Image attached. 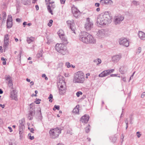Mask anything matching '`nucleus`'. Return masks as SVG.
I'll return each mask as SVG.
<instances>
[{"label": "nucleus", "mask_w": 145, "mask_h": 145, "mask_svg": "<svg viewBox=\"0 0 145 145\" xmlns=\"http://www.w3.org/2000/svg\"><path fill=\"white\" fill-rule=\"evenodd\" d=\"M125 122L126 123V125H127L128 123V121L127 119H126L125 120Z\"/></svg>", "instance_id": "57"}, {"label": "nucleus", "mask_w": 145, "mask_h": 145, "mask_svg": "<svg viewBox=\"0 0 145 145\" xmlns=\"http://www.w3.org/2000/svg\"><path fill=\"white\" fill-rule=\"evenodd\" d=\"M121 57L120 55H116L112 57V61L114 63H117L120 59Z\"/></svg>", "instance_id": "16"}, {"label": "nucleus", "mask_w": 145, "mask_h": 145, "mask_svg": "<svg viewBox=\"0 0 145 145\" xmlns=\"http://www.w3.org/2000/svg\"><path fill=\"white\" fill-rule=\"evenodd\" d=\"M9 145H16L15 142H9Z\"/></svg>", "instance_id": "46"}, {"label": "nucleus", "mask_w": 145, "mask_h": 145, "mask_svg": "<svg viewBox=\"0 0 145 145\" xmlns=\"http://www.w3.org/2000/svg\"><path fill=\"white\" fill-rule=\"evenodd\" d=\"M137 135L138 138H139L141 135L140 134V132H137Z\"/></svg>", "instance_id": "47"}, {"label": "nucleus", "mask_w": 145, "mask_h": 145, "mask_svg": "<svg viewBox=\"0 0 145 145\" xmlns=\"http://www.w3.org/2000/svg\"><path fill=\"white\" fill-rule=\"evenodd\" d=\"M72 11L74 16L76 18H77L80 14V11L74 6L72 7Z\"/></svg>", "instance_id": "12"}, {"label": "nucleus", "mask_w": 145, "mask_h": 145, "mask_svg": "<svg viewBox=\"0 0 145 145\" xmlns=\"http://www.w3.org/2000/svg\"><path fill=\"white\" fill-rule=\"evenodd\" d=\"M30 132L32 133H34V129L33 128H31L30 129Z\"/></svg>", "instance_id": "55"}, {"label": "nucleus", "mask_w": 145, "mask_h": 145, "mask_svg": "<svg viewBox=\"0 0 145 145\" xmlns=\"http://www.w3.org/2000/svg\"><path fill=\"white\" fill-rule=\"evenodd\" d=\"M139 4L140 3L139 2L135 0L133 1L131 3V5H134L135 6L139 5Z\"/></svg>", "instance_id": "31"}, {"label": "nucleus", "mask_w": 145, "mask_h": 145, "mask_svg": "<svg viewBox=\"0 0 145 145\" xmlns=\"http://www.w3.org/2000/svg\"><path fill=\"white\" fill-rule=\"evenodd\" d=\"M82 93L81 91H78L76 93V95L77 97H79L80 95H82Z\"/></svg>", "instance_id": "39"}, {"label": "nucleus", "mask_w": 145, "mask_h": 145, "mask_svg": "<svg viewBox=\"0 0 145 145\" xmlns=\"http://www.w3.org/2000/svg\"><path fill=\"white\" fill-rule=\"evenodd\" d=\"M12 19L11 15H9L8 16V18L7 21V27L8 28H10L12 25Z\"/></svg>", "instance_id": "11"}, {"label": "nucleus", "mask_w": 145, "mask_h": 145, "mask_svg": "<svg viewBox=\"0 0 145 145\" xmlns=\"http://www.w3.org/2000/svg\"><path fill=\"white\" fill-rule=\"evenodd\" d=\"M93 62L97 63V65H99L101 63V60L99 58H97V59H95L93 60Z\"/></svg>", "instance_id": "27"}, {"label": "nucleus", "mask_w": 145, "mask_h": 145, "mask_svg": "<svg viewBox=\"0 0 145 145\" xmlns=\"http://www.w3.org/2000/svg\"><path fill=\"white\" fill-rule=\"evenodd\" d=\"M145 95V92H143L141 95V97L142 98H143Z\"/></svg>", "instance_id": "48"}, {"label": "nucleus", "mask_w": 145, "mask_h": 145, "mask_svg": "<svg viewBox=\"0 0 145 145\" xmlns=\"http://www.w3.org/2000/svg\"><path fill=\"white\" fill-rule=\"evenodd\" d=\"M112 19V16L109 14L108 12L101 13L97 16V24L99 27L107 25L111 22Z\"/></svg>", "instance_id": "1"}, {"label": "nucleus", "mask_w": 145, "mask_h": 145, "mask_svg": "<svg viewBox=\"0 0 145 145\" xmlns=\"http://www.w3.org/2000/svg\"><path fill=\"white\" fill-rule=\"evenodd\" d=\"M117 75L116 74H112L110 75V76H108V78L110 77H114V76H116Z\"/></svg>", "instance_id": "52"}, {"label": "nucleus", "mask_w": 145, "mask_h": 145, "mask_svg": "<svg viewBox=\"0 0 145 145\" xmlns=\"http://www.w3.org/2000/svg\"><path fill=\"white\" fill-rule=\"evenodd\" d=\"M61 133V129L58 128L51 129L49 131L50 137L54 139L57 138Z\"/></svg>", "instance_id": "6"}, {"label": "nucleus", "mask_w": 145, "mask_h": 145, "mask_svg": "<svg viewBox=\"0 0 145 145\" xmlns=\"http://www.w3.org/2000/svg\"><path fill=\"white\" fill-rule=\"evenodd\" d=\"M66 65L67 66L68 68H69L71 67V65H70V63L69 62L66 63Z\"/></svg>", "instance_id": "43"}, {"label": "nucleus", "mask_w": 145, "mask_h": 145, "mask_svg": "<svg viewBox=\"0 0 145 145\" xmlns=\"http://www.w3.org/2000/svg\"><path fill=\"white\" fill-rule=\"evenodd\" d=\"M56 50L59 53L65 55L67 52L66 47L62 44H57L55 46Z\"/></svg>", "instance_id": "5"}, {"label": "nucleus", "mask_w": 145, "mask_h": 145, "mask_svg": "<svg viewBox=\"0 0 145 145\" xmlns=\"http://www.w3.org/2000/svg\"><path fill=\"white\" fill-rule=\"evenodd\" d=\"M124 18V16L123 15L115 16L114 18V24L116 25L119 24L123 20Z\"/></svg>", "instance_id": "8"}, {"label": "nucleus", "mask_w": 145, "mask_h": 145, "mask_svg": "<svg viewBox=\"0 0 145 145\" xmlns=\"http://www.w3.org/2000/svg\"><path fill=\"white\" fill-rule=\"evenodd\" d=\"M59 106L58 105H55L54 108H53L54 110H56V109L59 110Z\"/></svg>", "instance_id": "34"}, {"label": "nucleus", "mask_w": 145, "mask_h": 145, "mask_svg": "<svg viewBox=\"0 0 145 145\" xmlns=\"http://www.w3.org/2000/svg\"><path fill=\"white\" fill-rule=\"evenodd\" d=\"M122 80L124 82H126V78L125 77H123L122 78Z\"/></svg>", "instance_id": "62"}, {"label": "nucleus", "mask_w": 145, "mask_h": 145, "mask_svg": "<svg viewBox=\"0 0 145 145\" xmlns=\"http://www.w3.org/2000/svg\"><path fill=\"white\" fill-rule=\"evenodd\" d=\"M93 22L90 21L89 18H86V24L84 25V27L87 31L90 30L93 27Z\"/></svg>", "instance_id": "7"}, {"label": "nucleus", "mask_w": 145, "mask_h": 145, "mask_svg": "<svg viewBox=\"0 0 145 145\" xmlns=\"http://www.w3.org/2000/svg\"><path fill=\"white\" fill-rule=\"evenodd\" d=\"M66 23L68 26H69L70 28L74 33H75V27L74 26L75 24L74 20H69L67 21Z\"/></svg>", "instance_id": "9"}, {"label": "nucleus", "mask_w": 145, "mask_h": 145, "mask_svg": "<svg viewBox=\"0 0 145 145\" xmlns=\"http://www.w3.org/2000/svg\"><path fill=\"white\" fill-rule=\"evenodd\" d=\"M89 119V116L86 115L83 116L81 118L80 121L83 123H87Z\"/></svg>", "instance_id": "15"}, {"label": "nucleus", "mask_w": 145, "mask_h": 145, "mask_svg": "<svg viewBox=\"0 0 145 145\" xmlns=\"http://www.w3.org/2000/svg\"><path fill=\"white\" fill-rule=\"evenodd\" d=\"M19 128H25L24 124H25V120L24 119H22L19 121Z\"/></svg>", "instance_id": "21"}, {"label": "nucleus", "mask_w": 145, "mask_h": 145, "mask_svg": "<svg viewBox=\"0 0 145 145\" xmlns=\"http://www.w3.org/2000/svg\"><path fill=\"white\" fill-rule=\"evenodd\" d=\"M16 21L18 22H20L21 20V19L19 18H17L16 19Z\"/></svg>", "instance_id": "54"}, {"label": "nucleus", "mask_w": 145, "mask_h": 145, "mask_svg": "<svg viewBox=\"0 0 145 145\" xmlns=\"http://www.w3.org/2000/svg\"><path fill=\"white\" fill-rule=\"evenodd\" d=\"M53 22V21L52 20H50L49 21V22L48 24V25L50 27L52 25Z\"/></svg>", "instance_id": "37"}, {"label": "nucleus", "mask_w": 145, "mask_h": 145, "mask_svg": "<svg viewBox=\"0 0 145 145\" xmlns=\"http://www.w3.org/2000/svg\"><path fill=\"white\" fill-rule=\"evenodd\" d=\"M31 0H22V3L24 5H27L30 3Z\"/></svg>", "instance_id": "29"}, {"label": "nucleus", "mask_w": 145, "mask_h": 145, "mask_svg": "<svg viewBox=\"0 0 145 145\" xmlns=\"http://www.w3.org/2000/svg\"><path fill=\"white\" fill-rule=\"evenodd\" d=\"M0 106H1L2 108H4L5 107L4 105H2L1 104H0Z\"/></svg>", "instance_id": "64"}, {"label": "nucleus", "mask_w": 145, "mask_h": 145, "mask_svg": "<svg viewBox=\"0 0 145 145\" xmlns=\"http://www.w3.org/2000/svg\"><path fill=\"white\" fill-rule=\"evenodd\" d=\"M100 3L101 5H103L109 3L111 4L113 2L111 0H101Z\"/></svg>", "instance_id": "19"}, {"label": "nucleus", "mask_w": 145, "mask_h": 145, "mask_svg": "<svg viewBox=\"0 0 145 145\" xmlns=\"http://www.w3.org/2000/svg\"><path fill=\"white\" fill-rule=\"evenodd\" d=\"M45 1L46 2V4H48V2H49H49H50V0H45Z\"/></svg>", "instance_id": "61"}, {"label": "nucleus", "mask_w": 145, "mask_h": 145, "mask_svg": "<svg viewBox=\"0 0 145 145\" xmlns=\"http://www.w3.org/2000/svg\"><path fill=\"white\" fill-rule=\"evenodd\" d=\"M108 73L107 70L104 71L102 72L99 75V77H103L108 76Z\"/></svg>", "instance_id": "20"}, {"label": "nucleus", "mask_w": 145, "mask_h": 145, "mask_svg": "<svg viewBox=\"0 0 145 145\" xmlns=\"http://www.w3.org/2000/svg\"><path fill=\"white\" fill-rule=\"evenodd\" d=\"M20 139H22L23 137V134L20 135Z\"/></svg>", "instance_id": "58"}, {"label": "nucleus", "mask_w": 145, "mask_h": 145, "mask_svg": "<svg viewBox=\"0 0 145 145\" xmlns=\"http://www.w3.org/2000/svg\"><path fill=\"white\" fill-rule=\"evenodd\" d=\"M89 127L90 125H89L88 127H87L85 128V131L87 133H88L90 131Z\"/></svg>", "instance_id": "36"}, {"label": "nucleus", "mask_w": 145, "mask_h": 145, "mask_svg": "<svg viewBox=\"0 0 145 145\" xmlns=\"http://www.w3.org/2000/svg\"><path fill=\"white\" fill-rule=\"evenodd\" d=\"M38 91L37 90H35V94L34 95L35 96H37V94L38 93Z\"/></svg>", "instance_id": "63"}, {"label": "nucleus", "mask_w": 145, "mask_h": 145, "mask_svg": "<svg viewBox=\"0 0 145 145\" xmlns=\"http://www.w3.org/2000/svg\"><path fill=\"white\" fill-rule=\"evenodd\" d=\"M135 71L133 74L131 76V77L129 79V82L131 80V79H132L133 78V76L134 75V74H135Z\"/></svg>", "instance_id": "44"}, {"label": "nucleus", "mask_w": 145, "mask_h": 145, "mask_svg": "<svg viewBox=\"0 0 145 145\" xmlns=\"http://www.w3.org/2000/svg\"><path fill=\"white\" fill-rule=\"evenodd\" d=\"M8 128L9 129V131L10 132H11L12 131V128L11 127H8Z\"/></svg>", "instance_id": "53"}, {"label": "nucleus", "mask_w": 145, "mask_h": 145, "mask_svg": "<svg viewBox=\"0 0 145 145\" xmlns=\"http://www.w3.org/2000/svg\"><path fill=\"white\" fill-rule=\"evenodd\" d=\"M4 41H9V37L8 35L6 34L5 35Z\"/></svg>", "instance_id": "32"}, {"label": "nucleus", "mask_w": 145, "mask_h": 145, "mask_svg": "<svg viewBox=\"0 0 145 145\" xmlns=\"http://www.w3.org/2000/svg\"><path fill=\"white\" fill-rule=\"evenodd\" d=\"M34 40V38L33 37H27V41L28 43L29 44L31 42L33 41Z\"/></svg>", "instance_id": "28"}, {"label": "nucleus", "mask_w": 145, "mask_h": 145, "mask_svg": "<svg viewBox=\"0 0 145 145\" xmlns=\"http://www.w3.org/2000/svg\"><path fill=\"white\" fill-rule=\"evenodd\" d=\"M86 78H88V76H89L90 75V74L89 73H88L86 74Z\"/></svg>", "instance_id": "59"}, {"label": "nucleus", "mask_w": 145, "mask_h": 145, "mask_svg": "<svg viewBox=\"0 0 145 145\" xmlns=\"http://www.w3.org/2000/svg\"><path fill=\"white\" fill-rule=\"evenodd\" d=\"M35 8H36V10H38L39 9V7L38 5H36L35 6Z\"/></svg>", "instance_id": "56"}, {"label": "nucleus", "mask_w": 145, "mask_h": 145, "mask_svg": "<svg viewBox=\"0 0 145 145\" xmlns=\"http://www.w3.org/2000/svg\"><path fill=\"white\" fill-rule=\"evenodd\" d=\"M138 35L139 37L141 39L143 40L145 37V34L141 31H139Z\"/></svg>", "instance_id": "23"}, {"label": "nucleus", "mask_w": 145, "mask_h": 145, "mask_svg": "<svg viewBox=\"0 0 145 145\" xmlns=\"http://www.w3.org/2000/svg\"><path fill=\"white\" fill-rule=\"evenodd\" d=\"M25 128H19V133L20 135L23 134V129Z\"/></svg>", "instance_id": "33"}, {"label": "nucleus", "mask_w": 145, "mask_h": 145, "mask_svg": "<svg viewBox=\"0 0 145 145\" xmlns=\"http://www.w3.org/2000/svg\"><path fill=\"white\" fill-rule=\"evenodd\" d=\"M119 44L126 47H128L129 44V41L125 38H121L119 40Z\"/></svg>", "instance_id": "10"}, {"label": "nucleus", "mask_w": 145, "mask_h": 145, "mask_svg": "<svg viewBox=\"0 0 145 145\" xmlns=\"http://www.w3.org/2000/svg\"><path fill=\"white\" fill-rule=\"evenodd\" d=\"M35 114V111L34 110H30L29 113L28 114L27 116L28 119L30 120H31L33 119L32 116H34Z\"/></svg>", "instance_id": "17"}, {"label": "nucleus", "mask_w": 145, "mask_h": 145, "mask_svg": "<svg viewBox=\"0 0 145 145\" xmlns=\"http://www.w3.org/2000/svg\"><path fill=\"white\" fill-rule=\"evenodd\" d=\"M105 31L103 29L99 30L97 34V35L99 38H103L105 36Z\"/></svg>", "instance_id": "14"}, {"label": "nucleus", "mask_w": 145, "mask_h": 145, "mask_svg": "<svg viewBox=\"0 0 145 145\" xmlns=\"http://www.w3.org/2000/svg\"><path fill=\"white\" fill-rule=\"evenodd\" d=\"M5 78L6 80L8 81L9 86H12V80L11 77L9 75L6 76Z\"/></svg>", "instance_id": "18"}, {"label": "nucleus", "mask_w": 145, "mask_h": 145, "mask_svg": "<svg viewBox=\"0 0 145 145\" xmlns=\"http://www.w3.org/2000/svg\"><path fill=\"white\" fill-rule=\"evenodd\" d=\"M116 138L115 137H113L112 138V142L114 143L116 141Z\"/></svg>", "instance_id": "45"}, {"label": "nucleus", "mask_w": 145, "mask_h": 145, "mask_svg": "<svg viewBox=\"0 0 145 145\" xmlns=\"http://www.w3.org/2000/svg\"><path fill=\"white\" fill-rule=\"evenodd\" d=\"M65 1V0H60V3L61 4H64Z\"/></svg>", "instance_id": "51"}, {"label": "nucleus", "mask_w": 145, "mask_h": 145, "mask_svg": "<svg viewBox=\"0 0 145 145\" xmlns=\"http://www.w3.org/2000/svg\"><path fill=\"white\" fill-rule=\"evenodd\" d=\"M79 106L78 107L77 105L73 109L72 112L74 114H78L79 111Z\"/></svg>", "instance_id": "26"}, {"label": "nucleus", "mask_w": 145, "mask_h": 145, "mask_svg": "<svg viewBox=\"0 0 145 145\" xmlns=\"http://www.w3.org/2000/svg\"><path fill=\"white\" fill-rule=\"evenodd\" d=\"M79 39L83 42L87 44H94L96 42L95 39L91 35L87 32H84L83 35H80Z\"/></svg>", "instance_id": "2"}, {"label": "nucleus", "mask_w": 145, "mask_h": 145, "mask_svg": "<svg viewBox=\"0 0 145 145\" xmlns=\"http://www.w3.org/2000/svg\"><path fill=\"white\" fill-rule=\"evenodd\" d=\"M55 7V6L54 5H51V7L49 5L47 6V8L48 11L51 13L52 14H53L52 10L51 9V8L52 9H54Z\"/></svg>", "instance_id": "22"}, {"label": "nucleus", "mask_w": 145, "mask_h": 145, "mask_svg": "<svg viewBox=\"0 0 145 145\" xmlns=\"http://www.w3.org/2000/svg\"><path fill=\"white\" fill-rule=\"evenodd\" d=\"M57 85L60 94H64L66 90V84L64 79L60 80L57 83Z\"/></svg>", "instance_id": "4"}, {"label": "nucleus", "mask_w": 145, "mask_h": 145, "mask_svg": "<svg viewBox=\"0 0 145 145\" xmlns=\"http://www.w3.org/2000/svg\"><path fill=\"white\" fill-rule=\"evenodd\" d=\"M100 5V4L99 3H96L95 4V6L96 7H99Z\"/></svg>", "instance_id": "50"}, {"label": "nucleus", "mask_w": 145, "mask_h": 145, "mask_svg": "<svg viewBox=\"0 0 145 145\" xmlns=\"http://www.w3.org/2000/svg\"><path fill=\"white\" fill-rule=\"evenodd\" d=\"M41 100L39 99H37L36 101H35L34 102L36 103V104H39L40 103V101Z\"/></svg>", "instance_id": "41"}, {"label": "nucleus", "mask_w": 145, "mask_h": 145, "mask_svg": "<svg viewBox=\"0 0 145 145\" xmlns=\"http://www.w3.org/2000/svg\"><path fill=\"white\" fill-rule=\"evenodd\" d=\"M53 98V96L51 94H50V95L49 97H48V99H49V101L50 102H52V100H51V99Z\"/></svg>", "instance_id": "38"}, {"label": "nucleus", "mask_w": 145, "mask_h": 145, "mask_svg": "<svg viewBox=\"0 0 145 145\" xmlns=\"http://www.w3.org/2000/svg\"><path fill=\"white\" fill-rule=\"evenodd\" d=\"M31 134L29 133L28 135V136L29 137V138L31 140H33L34 139V137L33 136H31Z\"/></svg>", "instance_id": "42"}, {"label": "nucleus", "mask_w": 145, "mask_h": 145, "mask_svg": "<svg viewBox=\"0 0 145 145\" xmlns=\"http://www.w3.org/2000/svg\"><path fill=\"white\" fill-rule=\"evenodd\" d=\"M42 53L41 52L38 53L37 55V57L38 58H39L41 57H42Z\"/></svg>", "instance_id": "35"}, {"label": "nucleus", "mask_w": 145, "mask_h": 145, "mask_svg": "<svg viewBox=\"0 0 145 145\" xmlns=\"http://www.w3.org/2000/svg\"><path fill=\"white\" fill-rule=\"evenodd\" d=\"M10 97L12 98V99L15 100V101H17L18 100L17 92L15 90H13L10 93Z\"/></svg>", "instance_id": "13"}, {"label": "nucleus", "mask_w": 145, "mask_h": 145, "mask_svg": "<svg viewBox=\"0 0 145 145\" xmlns=\"http://www.w3.org/2000/svg\"><path fill=\"white\" fill-rule=\"evenodd\" d=\"M60 38L65 36L64 32L62 30H59L57 32Z\"/></svg>", "instance_id": "25"}, {"label": "nucleus", "mask_w": 145, "mask_h": 145, "mask_svg": "<svg viewBox=\"0 0 145 145\" xmlns=\"http://www.w3.org/2000/svg\"><path fill=\"white\" fill-rule=\"evenodd\" d=\"M9 41H4V44L3 46L4 49H6L9 45Z\"/></svg>", "instance_id": "30"}, {"label": "nucleus", "mask_w": 145, "mask_h": 145, "mask_svg": "<svg viewBox=\"0 0 145 145\" xmlns=\"http://www.w3.org/2000/svg\"><path fill=\"white\" fill-rule=\"evenodd\" d=\"M60 38L62 40L63 43L61 44H62L64 45L65 44H67L68 43L67 39L65 35Z\"/></svg>", "instance_id": "24"}, {"label": "nucleus", "mask_w": 145, "mask_h": 145, "mask_svg": "<svg viewBox=\"0 0 145 145\" xmlns=\"http://www.w3.org/2000/svg\"><path fill=\"white\" fill-rule=\"evenodd\" d=\"M1 60L2 61H7V59H6L4 58V57H2L1 58Z\"/></svg>", "instance_id": "60"}, {"label": "nucleus", "mask_w": 145, "mask_h": 145, "mask_svg": "<svg viewBox=\"0 0 145 145\" xmlns=\"http://www.w3.org/2000/svg\"><path fill=\"white\" fill-rule=\"evenodd\" d=\"M107 71L108 73V74H109L113 72L114 71V69H113L111 70H107Z\"/></svg>", "instance_id": "40"}, {"label": "nucleus", "mask_w": 145, "mask_h": 145, "mask_svg": "<svg viewBox=\"0 0 145 145\" xmlns=\"http://www.w3.org/2000/svg\"><path fill=\"white\" fill-rule=\"evenodd\" d=\"M85 78L84 73L82 71H78L74 75L73 82L74 83H82L84 81Z\"/></svg>", "instance_id": "3"}, {"label": "nucleus", "mask_w": 145, "mask_h": 145, "mask_svg": "<svg viewBox=\"0 0 145 145\" xmlns=\"http://www.w3.org/2000/svg\"><path fill=\"white\" fill-rule=\"evenodd\" d=\"M141 48L140 47H139L138 48V54H139L141 52Z\"/></svg>", "instance_id": "49"}]
</instances>
